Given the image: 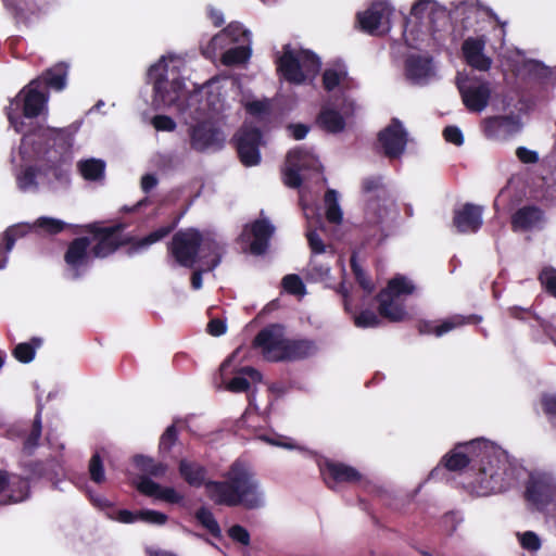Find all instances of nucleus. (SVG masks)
Returning a JSON list of instances; mask_svg holds the SVG:
<instances>
[{
  "instance_id": "nucleus-41",
  "label": "nucleus",
  "mask_w": 556,
  "mask_h": 556,
  "mask_svg": "<svg viewBox=\"0 0 556 556\" xmlns=\"http://www.w3.org/2000/svg\"><path fill=\"white\" fill-rule=\"evenodd\" d=\"M42 434V422H41V412H37L35 415L30 432L26 437V439L23 442V452L31 456L35 453V450L39 445V440Z\"/></svg>"
},
{
  "instance_id": "nucleus-26",
  "label": "nucleus",
  "mask_w": 556,
  "mask_h": 556,
  "mask_svg": "<svg viewBox=\"0 0 556 556\" xmlns=\"http://www.w3.org/2000/svg\"><path fill=\"white\" fill-rule=\"evenodd\" d=\"M250 232L253 237L250 243V252L254 255H263L269 247V240L275 232V227L266 218L255 219L250 225Z\"/></svg>"
},
{
  "instance_id": "nucleus-57",
  "label": "nucleus",
  "mask_w": 556,
  "mask_h": 556,
  "mask_svg": "<svg viewBox=\"0 0 556 556\" xmlns=\"http://www.w3.org/2000/svg\"><path fill=\"white\" fill-rule=\"evenodd\" d=\"M540 404L548 420L553 421L556 418V393H543Z\"/></svg>"
},
{
  "instance_id": "nucleus-34",
  "label": "nucleus",
  "mask_w": 556,
  "mask_h": 556,
  "mask_svg": "<svg viewBox=\"0 0 556 556\" xmlns=\"http://www.w3.org/2000/svg\"><path fill=\"white\" fill-rule=\"evenodd\" d=\"M378 313L382 318L388 319L391 323H400L408 317L403 303L399 302L394 298H377Z\"/></svg>"
},
{
  "instance_id": "nucleus-42",
  "label": "nucleus",
  "mask_w": 556,
  "mask_h": 556,
  "mask_svg": "<svg viewBox=\"0 0 556 556\" xmlns=\"http://www.w3.org/2000/svg\"><path fill=\"white\" fill-rule=\"evenodd\" d=\"M326 205V218L331 224H340L343 218L341 207L338 202V193L333 189H328L324 195Z\"/></svg>"
},
{
  "instance_id": "nucleus-4",
  "label": "nucleus",
  "mask_w": 556,
  "mask_h": 556,
  "mask_svg": "<svg viewBox=\"0 0 556 556\" xmlns=\"http://www.w3.org/2000/svg\"><path fill=\"white\" fill-rule=\"evenodd\" d=\"M132 463L144 473L139 477L136 483V489L139 493L169 504H180L184 501V495L178 493L173 486H162L151 479V477H164L168 470L167 464L155 462L152 457L142 454L135 455Z\"/></svg>"
},
{
  "instance_id": "nucleus-61",
  "label": "nucleus",
  "mask_w": 556,
  "mask_h": 556,
  "mask_svg": "<svg viewBox=\"0 0 556 556\" xmlns=\"http://www.w3.org/2000/svg\"><path fill=\"white\" fill-rule=\"evenodd\" d=\"M519 541L522 548L530 552H535L541 547V540L539 535L532 531H526L522 533Z\"/></svg>"
},
{
  "instance_id": "nucleus-14",
  "label": "nucleus",
  "mask_w": 556,
  "mask_h": 556,
  "mask_svg": "<svg viewBox=\"0 0 556 556\" xmlns=\"http://www.w3.org/2000/svg\"><path fill=\"white\" fill-rule=\"evenodd\" d=\"M484 137L493 141H505L520 130L519 118L515 115H494L481 121Z\"/></svg>"
},
{
  "instance_id": "nucleus-59",
  "label": "nucleus",
  "mask_w": 556,
  "mask_h": 556,
  "mask_svg": "<svg viewBox=\"0 0 556 556\" xmlns=\"http://www.w3.org/2000/svg\"><path fill=\"white\" fill-rule=\"evenodd\" d=\"M228 535L232 541L238 542L244 546H248L251 542L249 531L240 525L231 526L228 529Z\"/></svg>"
},
{
  "instance_id": "nucleus-21",
  "label": "nucleus",
  "mask_w": 556,
  "mask_h": 556,
  "mask_svg": "<svg viewBox=\"0 0 556 556\" xmlns=\"http://www.w3.org/2000/svg\"><path fill=\"white\" fill-rule=\"evenodd\" d=\"M483 207L473 203H465L454 210L453 226L459 233H476L483 224Z\"/></svg>"
},
{
  "instance_id": "nucleus-10",
  "label": "nucleus",
  "mask_w": 556,
  "mask_h": 556,
  "mask_svg": "<svg viewBox=\"0 0 556 556\" xmlns=\"http://www.w3.org/2000/svg\"><path fill=\"white\" fill-rule=\"evenodd\" d=\"M318 161L304 148L298 147L290 150L286 157V168L282 170L283 184L292 189L302 186V170L314 168Z\"/></svg>"
},
{
  "instance_id": "nucleus-37",
  "label": "nucleus",
  "mask_w": 556,
  "mask_h": 556,
  "mask_svg": "<svg viewBox=\"0 0 556 556\" xmlns=\"http://www.w3.org/2000/svg\"><path fill=\"white\" fill-rule=\"evenodd\" d=\"M316 122L321 129L331 134L341 132L345 128L344 117L334 109H321L317 115Z\"/></svg>"
},
{
  "instance_id": "nucleus-24",
  "label": "nucleus",
  "mask_w": 556,
  "mask_h": 556,
  "mask_svg": "<svg viewBox=\"0 0 556 556\" xmlns=\"http://www.w3.org/2000/svg\"><path fill=\"white\" fill-rule=\"evenodd\" d=\"M249 31L243 27L241 23L232 22L222 31L211 38L205 47L202 48V54L205 58H212L217 48H222L226 38H229L231 42H243Z\"/></svg>"
},
{
  "instance_id": "nucleus-62",
  "label": "nucleus",
  "mask_w": 556,
  "mask_h": 556,
  "mask_svg": "<svg viewBox=\"0 0 556 556\" xmlns=\"http://www.w3.org/2000/svg\"><path fill=\"white\" fill-rule=\"evenodd\" d=\"M443 138L446 142L460 147L464 143V135L457 126H446L443 129Z\"/></svg>"
},
{
  "instance_id": "nucleus-3",
  "label": "nucleus",
  "mask_w": 556,
  "mask_h": 556,
  "mask_svg": "<svg viewBox=\"0 0 556 556\" xmlns=\"http://www.w3.org/2000/svg\"><path fill=\"white\" fill-rule=\"evenodd\" d=\"M179 223V217L174 218L169 224L159 227L141 239L134 237L122 238L121 233L125 229L124 224H116L110 227H101L98 223L89 224L85 227L86 231L92 233L97 243L91 248V254L94 257H106L114 253L119 247L131 244L129 254L163 240L172 233Z\"/></svg>"
},
{
  "instance_id": "nucleus-12",
  "label": "nucleus",
  "mask_w": 556,
  "mask_h": 556,
  "mask_svg": "<svg viewBox=\"0 0 556 556\" xmlns=\"http://www.w3.org/2000/svg\"><path fill=\"white\" fill-rule=\"evenodd\" d=\"M378 141L380 142L387 157L397 159L406 149L408 134L404 129L402 122L399 118L393 117L390 124L379 131Z\"/></svg>"
},
{
  "instance_id": "nucleus-22",
  "label": "nucleus",
  "mask_w": 556,
  "mask_h": 556,
  "mask_svg": "<svg viewBox=\"0 0 556 556\" xmlns=\"http://www.w3.org/2000/svg\"><path fill=\"white\" fill-rule=\"evenodd\" d=\"M17 98H22L23 115L27 118L38 117L48 102V96L40 90L39 79L31 80L20 91Z\"/></svg>"
},
{
  "instance_id": "nucleus-54",
  "label": "nucleus",
  "mask_w": 556,
  "mask_h": 556,
  "mask_svg": "<svg viewBox=\"0 0 556 556\" xmlns=\"http://www.w3.org/2000/svg\"><path fill=\"white\" fill-rule=\"evenodd\" d=\"M245 110L250 115L262 118L270 114L271 106L268 99L253 100L245 104Z\"/></svg>"
},
{
  "instance_id": "nucleus-36",
  "label": "nucleus",
  "mask_w": 556,
  "mask_h": 556,
  "mask_svg": "<svg viewBox=\"0 0 556 556\" xmlns=\"http://www.w3.org/2000/svg\"><path fill=\"white\" fill-rule=\"evenodd\" d=\"M415 286L403 275H396L390 279L387 287L380 290L377 298H394L414 293Z\"/></svg>"
},
{
  "instance_id": "nucleus-5",
  "label": "nucleus",
  "mask_w": 556,
  "mask_h": 556,
  "mask_svg": "<svg viewBox=\"0 0 556 556\" xmlns=\"http://www.w3.org/2000/svg\"><path fill=\"white\" fill-rule=\"evenodd\" d=\"M203 235L197 228L180 229L167 243V252L176 264L185 268H193L200 262Z\"/></svg>"
},
{
  "instance_id": "nucleus-15",
  "label": "nucleus",
  "mask_w": 556,
  "mask_h": 556,
  "mask_svg": "<svg viewBox=\"0 0 556 556\" xmlns=\"http://www.w3.org/2000/svg\"><path fill=\"white\" fill-rule=\"evenodd\" d=\"M16 23L28 24L33 16L49 13L58 0H2Z\"/></svg>"
},
{
  "instance_id": "nucleus-33",
  "label": "nucleus",
  "mask_w": 556,
  "mask_h": 556,
  "mask_svg": "<svg viewBox=\"0 0 556 556\" xmlns=\"http://www.w3.org/2000/svg\"><path fill=\"white\" fill-rule=\"evenodd\" d=\"M224 252V247L218 241L210 237H203L200 262L204 266V270L215 269L219 265Z\"/></svg>"
},
{
  "instance_id": "nucleus-8",
  "label": "nucleus",
  "mask_w": 556,
  "mask_h": 556,
  "mask_svg": "<svg viewBox=\"0 0 556 556\" xmlns=\"http://www.w3.org/2000/svg\"><path fill=\"white\" fill-rule=\"evenodd\" d=\"M166 72L167 64L161 61L149 68L148 75L153 80L154 101L163 105H172L179 99L185 83L181 78L168 80Z\"/></svg>"
},
{
  "instance_id": "nucleus-49",
  "label": "nucleus",
  "mask_w": 556,
  "mask_h": 556,
  "mask_svg": "<svg viewBox=\"0 0 556 556\" xmlns=\"http://www.w3.org/2000/svg\"><path fill=\"white\" fill-rule=\"evenodd\" d=\"M350 266L356 282L359 287L366 291L367 293L372 292L374 283L370 277L366 274V271L362 268V266L357 263L355 255L351 256Z\"/></svg>"
},
{
  "instance_id": "nucleus-20",
  "label": "nucleus",
  "mask_w": 556,
  "mask_h": 556,
  "mask_svg": "<svg viewBox=\"0 0 556 556\" xmlns=\"http://www.w3.org/2000/svg\"><path fill=\"white\" fill-rule=\"evenodd\" d=\"M482 320L481 316L476 314L460 315L456 314L446 319L441 324L435 325L431 320H421L418 323L417 328L420 334H434L435 337H442L443 334L452 331L458 327L465 325H477Z\"/></svg>"
},
{
  "instance_id": "nucleus-27",
  "label": "nucleus",
  "mask_w": 556,
  "mask_h": 556,
  "mask_svg": "<svg viewBox=\"0 0 556 556\" xmlns=\"http://www.w3.org/2000/svg\"><path fill=\"white\" fill-rule=\"evenodd\" d=\"M390 14L388 3L379 1L374 2L367 10L357 14L359 28L370 35H374L382 21Z\"/></svg>"
},
{
  "instance_id": "nucleus-46",
  "label": "nucleus",
  "mask_w": 556,
  "mask_h": 556,
  "mask_svg": "<svg viewBox=\"0 0 556 556\" xmlns=\"http://www.w3.org/2000/svg\"><path fill=\"white\" fill-rule=\"evenodd\" d=\"M251 51L244 46L228 49L222 55V63L226 66L239 65L249 60Z\"/></svg>"
},
{
  "instance_id": "nucleus-23",
  "label": "nucleus",
  "mask_w": 556,
  "mask_h": 556,
  "mask_svg": "<svg viewBox=\"0 0 556 556\" xmlns=\"http://www.w3.org/2000/svg\"><path fill=\"white\" fill-rule=\"evenodd\" d=\"M486 40L484 36L468 37L462 45V51L466 63L479 71H489L492 65V60L484 55Z\"/></svg>"
},
{
  "instance_id": "nucleus-55",
  "label": "nucleus",
  "mask_w": 556,
  "mask_h": 556,
  "mask_svg": "<svg viewBox=\"0 0 556 556\" xmlns=\"http://www.w3.org/2000/svg\"><path fill=\"white\" fill-rule=\"evenodd\" d=\"M138 519L146 523L163 526L167 522L168 516L153 509H141L137 511Z\"/></svg>"
},
{
  "instance_id": "nucleus-6",
  "label": "nucleus",
  "mask_w": 556,
  "mask_h": 556,
  "mask_svg": "<svg viewBox=\"0 0 556 556\" xmlns=\"http://www.w3.org/2000/svg\"><path fill=\"white\" fill-rule=\"evenodd\" d=\"M73 157L70 152L47 149L39 159V177L43 184L68 186Z\"/></svg>"
},
{
  "instance_id": "nucleus-51",
  "label": "nucleus",
  "mask_w": 556,
  "mask_h": 556,
  "mask_svg": "<svg viewBox=\"0 0 556 556\" xmlns=\"http://www.w3.org/2000/svg\"><path fill=\"white\" fill-rule=\"evenodd\" d=\"M353 321L357 328H375L380 325L378 315L371 309H363L354 314Z\"/></svg>"
},
{
  "instance_id": "nucleus-18",
  "label": "nucleus",
  "mask_w": 556,
  "mask_h": 556,
  "mask_svg": "<svg viewBox=\"0 0 556 556\" xmlns=\"http://www.w3.org/2000/svg\"><path fill=\"white\" fill-rule=\"evenodd\" d=\"M277 72L288 83L301 85L306 80V75L301 68L299 51L292 49L291 45L282 47V53L276 60Z\"/></svg>"
},
{
  "instance_id": "nucleus-47",
  "label": "nucleus",
  "mask_w": 556,
  "mask_h": 556,
  "mask_svg": "<svg viewBox=\"0 0 556 556\" xmlns=\"http://www.w3.org/2000/svg\"><path fill=\"white\" fill-rule=\"evenodd\" d=\"M34 229L33 225L21 223L8 227L1 235L2 241H7V248L13 249L17 239L25 237Z\"/></svg>"
},
{
  "instance_id": "nucleus-35",
  "label": "nucleus",
  "mask_w": 556,
  "mask_h": 556,
  "mask_svg": "<svg viewBox=\"0 0 556 556\" xmlns=\"http://www.w3.org/2000/svg\"><path fill=\"white\" fill-rule=\"evenodd\" d=\"M431 58L422 55H410L405 61V74L412 81H419L427 78L431 73Z\"/></svg>"
},
{
  "instance_id": "nucleus-13",
  "label": "nucleus",
  "mask_w": 556,
  "mask_h": 556,
  "mask_svg": "<svg viewBox=\"0 0 556 556\" xmlns=\"http://www.w3.org/2000/svg\"><path fill=\"white\" fill-rule=\"evenodd\" d=\"M458 91L465 108L471 113H480L489 105L492 89L486 80H471L458 84Z\"/></svg>"
},
{
  "instance_id": "nucleus-19",
  "label": "nucleus",
  "mask_w": 556,
  "mask_h": 556,
  "mask_svg": "<svg viewBox=\"0 0 556 556\" xmlns=\"http://www.w3.org/2000/svg\"><path fill=\"white\" fill-rule=\"evenodd\" d=\"M90 244L91 240L88 237H78L70 242L64 253V262L73 271V279L79 278L80 268L88 266L91 255Z\"/></svg>"
},
{
  "instance_id": "nucleus-58",
  "label": "nucleus",
  "mask_w": 556,
  "mask_h": 556,
  "mask_svg": "<svg viewBox=\"0 0 556 556\" xmlns=\"http://www.w3.org/2000/svg\"><path fill=\"white\" fill-rule=\"evenodd\" d=\"M343 75L345 74L332 68L326 70L323 74V86L325 90H334L340 85Z\"/></svg>"
},
{
  "instance_id": "nucleus-52",
  "label": "nucleus",
  "mask_w": 556,
  "mask_h": 556,
  "mask_svg": "<svg viewBox=\"0 0 556 556\" xmlns=\"http://www.w3.org/2000/svg\"><path fill=\"white\" fill-rule=\"evenodd\" d=\"M543 289L552 296L556 298V269L554 267H544L538 277Z\"/></svg>"
},
{
  "instance_id": "nucleus-64",
  "label": "nucleus",
  "mask_w": 556,
  "mask_h": 556,
  "mask_svg": "<svg viewBox=\"0 0 556 556\" xmlns=\"http://www.w3.org/2000/svg\"><path fill=\"white\" fill-rule=\"evenodd\" d=\"M206 331L213 337L223 336L227 331L226 323L219 318H213L207 323Z\"/></svg>"
},
{
  "instance_id": "nucleus-60",
  "label": "nucleus",
  "mask_w": 556,
  "mask_h": 556,
  "mask_svg": "<svg viewBox=\"0 0 556 556\" xmlns=\"http://www.w3.org/2000/svg\"><path fill=\"white\" fill-rule=\"evenodd\" d=\"M151 123L157 131H174L177 127L174 118L163 114L153 116Z\"/></svg>"
},
{
  "instance_id": "nucleus-11",
  "label": "nucleus",
  "mask_w": 556,
  "mask_h": 556,
  "mask_svg": "<svg viewBox=\"0 0 556 556\" xmlns=\"http://www.w3.org/2000/svg\"><path fill=\"white\" fill-rule=\"evenodd\" d=\"M319 471L327 488L333 491L340 484H354L362 480V473L355 467L333 459L320 462Z\"/></svg>"
},
{
  "instance_id": "nucleus-1",
  "label": "nucleus",
  "mask_w": 556,
  "mask_h": 556,
  "mask_svg": "<svg viewBox=\"0 0 556 556\" xmlns=\"http://www.w3.org/2000/svg\"><path fill=\"white\" fill-rule=\"evenodd\" d=\"M440 466L448 471H459L470 466L473 475L465 486L477 496L504 492L514 480V468L507 457L485 439L457 443L442 457L439 466L431 470L430 479L439 475Z\"/></svg>"
},
{
  "instance_id": "nucleus-50",
  "label": "nucleus",
  "mask_w": 556,
  "mask_h": 556,
  "mask_svg": "<svg viewBox=\"0 0 556 556\" xmlns=\"http://www.w3.org/2000/svg\"><path fill=\"white\" fill-rule=\"evenodd\" d=\"M88 471L91 481L97 484H102L105 481V472L103 459L98 452H96L88 464Z\"/></svg>"
},
{
  "instance_id": "nucleus-29",
  "label": "nucleus",
  "mask_w": 556,
  "mask_h": 556,
  "mask_svg": "<svg viewBox=\"0 0 556 556\" xmlns=\"http://www.w3.org/2000/svg\"><path fill=\"white\" fill-rule=\"evenodd\" d=\"M68 65L65 62H59L43 71L37 78L39 87L45 85L47 89L62 91L67 85Z\"/></svg>"
},
{
  "instance_id": "nucleus-53",
  "label": "nucleus",
  "mask_w": 556,
  "mask_h": 556,
  "mask_svg": "<svg viewBox=\"0 0 556 556\" xmlns=\"http://www.w3.org/2000/svg\"><path fill=\"white\" fill-rule=\"evenodd\" d=\"M178 440V431L175 425L168 426L160 438L159 450L169 453Z\"/></svg>"
},
{
  "instance_id": "nucleus-43",
  "label": "nucleus",
  "mask_w": 556,
  "mask_h": 556,
  "mask_svg": "<svg viewBox=\"0 0 556 556\" xmlns=\"http://www.w3.org/2000/svg\"><path fill=\"white\" fill-rule=\"evenodd\" d=\"M194 517L197 521L203 528H205L212 536H214L215 539L222 538V529L219 527V523L217 522L213 513L208 508L204 506L200 507L195 511Z\"/></svg>"
},
{
  "instance_id": "nucleus-63",
  "label": "nucleus",
  "mask_w": 556,
  "mask_h": 556,
  "mask_svg": "<svg viewBox=\"0 0 556 556\" xmlns=\"http://www.w3.org/2000/svg\"><path fill=\"white\" fill-rule=\"evenodd\" d=\"M227 388L231 392H247L250 389V381L244 375L240 374L229 381Z\"/></svg>"
},
{
  "instance_id": "nucleus-39",
  "label": "nucleus",
  "mask_w": 556,
  "mask_h": 556,
  "mask_svg": "<svg viewBox=\"0 0 556 556\" xmlns=\"http://www.w3.org/2000/svg\"><path fill=\"white\" fill-rule=\"evenodd\" d=\"M79 174L89 181H97L103 178L105 162L100 159L81 160L77 164Z\"/></svg>"
},
{
  "instance_id": "nucleus-30",
  "label": "nucleus",
  "mask_w": 556,
  "mask_h": 556,
  "mask_svg": "<svg viewBox=\"0 0 556 556\" xmlns=\"http://www.w3.org/2000/svg\"><path fill=\"white\" fill-rule=\"evenodd\" d=\"M361 188L362 193L367 197V210H375L376 201L386 200L389 195L381 175L365 177Z\"/></svg>"
},
{
  "instance_id": "nucleus-25",
  "label": "nucleus",
  "mask_w": 556,
  "mask_h": 556,
  "mask_svg": "<svg viewBox=\"0 0 556 556\" xmlns=\"http://www.w3.org/2000/svg\"><path fill=\"white\" fill-rule=\"evenodd\" d=\"M317 351V345L311 339H286L282 352L279 354L278 362H294L308 358Z\"/></svg>"
},
{
  "instance_id": "nucleus-7",
  "label": "nucleus",
  "mask_w": 556,
  "mask_h": 556,
  "mask_svg": "<svg viewBox=\"0 0 556 556\" xmlns=\"http://www.w3.org/2000/svg\"><path fill=\"white\" fill-rule=\"evenodd\" d=\"M240 162L247 166H256L261 163L260 147L263 134L256 126L243 124L232 138Z\"/></svg>"
},
{
  "instance_id": "nucleus-48",
  "label": "nucleus",
  "mask_w": 556,
  "mask_h": 556,
  "mask_svg": "<svg viewBox=\"0 0 556 556\" xmlns=\"http://www.w3.org/2000/svg\"><path fill=\"white\" fill-rule=\"evenodd\" d=\"M299 55L301 60V68L305 73L306 78L317 75L321 66V62L318 55L311 50L304 49L299 51Z\"/></svg>"
},
{
  "instance_id": "nucleus-32",
  "label": "nucleus",
  "mask_w": 556,
  "mask_h": 556,
  "mask_svg": "<svg viewBox=\"0 0 556 556\" xmlns=\"http://www.w3.org/2000/svg\"><path fill=\"white\" fill-rule=\"evenodd\" d=\"M543 218V211L535 205H526L518 208L511 216L514 230H529Z\"/></svg>"
},
{
  "instance_id": "nucleus-31",
  "label": "nucleus",
  "mask_w": 556,
  "mask_h": 556,
  "mask_svg": "<svg viewBox=\"0 0 556 556\" xmlns=\"http://www.w3.org/2000/svg\"><path fill=\"white\" fill-rule=\"evenodd\" d=\"M26 471L31 478L53 480L62 471L61 460L50 457L45 460H31L25 465Z\"/></svg>"
},
{
  "instance_id": "nucleus-9",
  "label": "nucleus",
  "mask_w": 556,
  "mask_h": 556,
  "mask_svg": "<svg viewBox=\"0 0 556 556\" xmlns=\"http://www.w3.org/2000/svg\"><path fill=\"white\" fill-rule=\"evenodd\" d=\"M189 138L191 149L200 153L220 150L225 143L224 132L210 121L199 122L191 126Z\"/></svg>"
},
{
  "instance_id": "nucleus-2",
  "label": "nucleus",
  "mask_w": 556,
  "mask_h": 556,
  "mask_svg": "<svg viewBox=\"0 0 556 556\" xmlns=\"http://www.w3.org/2000/svg\"><path fill=\"white\" fill-rule=\"evenodd\" d=\"M223 477L220 481L208 480L206 483L208 497L215 504L242 506L245 509H256L263 505L260 482L245 462L236 459Z\"/></svg>"
},
{
  "instance_id": "nucleus-38",
  "label": "nucleus",
  "mask_w": 556,
  "mask_h": 556,
  "mask_svg": "<svg viewBox=\"0 0 556 556\" xmlns=\"http://www.w3.org/2000/svg\"><path fill=\"white\" fill-rule=\"evenodd\" d=\"M45 129L38 126L35 130L23 135L20 144V154L23 160L39 154L41 150V138L45 137Z\"/></svg>"
},
{
  "instance_id": "nucleus-45",
  "label": "nucleus",
  "mask_w": 556,
  "mask_h": 556,
  "mask_svg": "<svg viewBox=\"0 0 556 556\" xmlns=\"http://www.w3.org/2000/svg\"><path fill=\"white\" fill-rule=\"evenodd\" d=\"M33 227L36 231H43L48 235H58L71 226L61 219L42 216L36 219Z\"/></svg>"
},
{
  "instance_id": "nucleus-56",
  "label": "nucleus",
  "mask_w": 556,
  "mask_h": 556,
  "mask_svg": "<svg viewBox=\"0 0 556 556\" xmlns=\"http://www.w3.org/2000/svg\"><path fill=\"white\" fill-rule=\"evenodd\" d=\"M282 287L288 293L293 295H301L305 291L302 279L295 274L286 275L282 278Z\"/></svg>"
},
{
  "instance_id": "nucleus-40",
  "label": "nucleus",
  "mask_w": 556,
  "mask_h": 556,
  "mask_svg": "<svg viewBox=\"0 0 556 556\" xmlns=\"http://www.w3.org/2000/svg\"><path fill=\"white\" fill-rule=\"evenodd\" d=\"M39 177V164L38 165H27L23 167L20 173L16 175V182L22 191L37 190Z\"/></svg>"
},
{
  "instance_id": "nucleus-17",
  "label": "nucleus",
  "mask_w": 556,
  "mask_h": 556,
  "mask_svg": "<svg viewBox=\"0 0 556 556\" xmlns=\"http://www.w3.org/2000/svg\"><path fill=\"white\" fill-rule=\"evenodd\" d=\"M555 495L553 480L546 475H530L526 483L525 498L538 509L547 506Z\"/></svg>"
},
{
  "instance_id": "nucleus-16",
  "label": "nucleus",
  "mask_w": 556,
  "mask_h": 556,
  "mask_svg": "<svg viewBox=\"0 0 556 556\" xmlns=\"http://www.w3.org/2000/svg\"><path fill=\"white\" fill-rule=\"evenodd\" d=\"M286 339L282 327L274 324L263 328L253 339V346L262 350L265 359L278 362V356L282 352Z\"/></svg>"
},
{
  "instance_id": "nucleus-44",
  "label": "nucleus",
  "mask_w": 556,
  "mask_h": 556,
  "mask_svg": "<svg viewBox=\"0 0 556 556\" xmlns=\"http://www.w3.org/2000/svg\"><path fill=\"white\" fill-rule=\"evenodd\" d=\"M41 343V339L37 337L31 338L29 342L18 343L13 350V356L21 363H30Z\"/></svg>"
},
{
  "instance_id": "nucleus-28",
  "label": "nucleus",
  "mask_w": 556,
  "mask_h": 556,
  "mask_svg": "<svg viewBox=\"0 0 556 556\" xmlns=\"http://www.w3.org/2000/svg\"><path fill=\"white\" fill-rule=\"evenodd\" d=\"M178 471L184 481L190 486L201 488L204 485L206 488L208 482V480L206 481L207 469L202 464L184 458L178 464Z\"/></svg>"
}]
</instances>
